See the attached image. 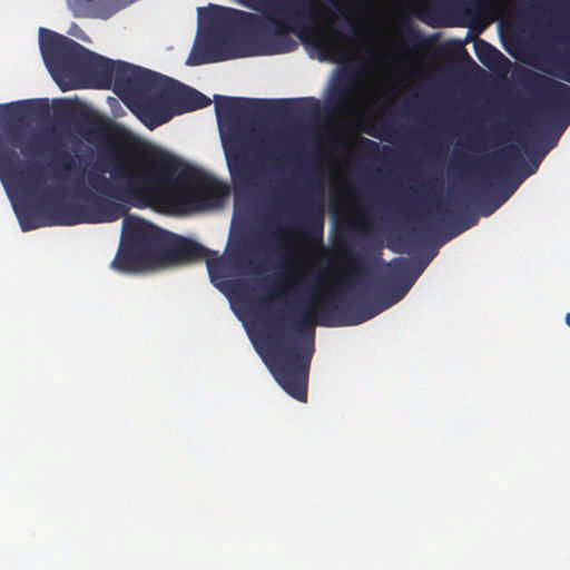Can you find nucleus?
<instances>
[{
    "label": "nucleus",
    "instance_id": "nucleus-1",
    "mask_svg": "<svg viewBox=\"0 0 570 570\" xmlns=\"http://www.w3.org/2000/svg\"><path fill=\"white\" fill-rule=\"evenodd\" d=\"M377 247V256L381 255ZM436 252L426 259L395 257L389 263L377 257L384 272L376 282L384 289L374 301L361 304L345 302L332 291L320 292L323 273L311 265L299 274L294 288L304 296L286 315L288 335L268 337L264 361L285 392H307L309 363L314 353L315 323L323 326H351L364 323L400 302L426 268Z\"/></svg>",
    "mask_w": 570,
    "mask_h": 570
},
{
    "label": "nucleus",
    "instance_id": "nucleus-2",
    "mask_svg": "<svg viewBox=\"0 0 570 570\" xmlns=\"http://www.w3.org/2000/svg\"><path fill=\"white\" fill-rule=\"evenodd\" d=\"M238 3L266 14L277 32L269 33L258 16L209 4L198 8L200 40L187 59V65L199 66L236 58L289 52L296 47L286 30L305 29L313 23V7L322 9L331 22L341 20L340 32L347 41L363 38L355 17L356 0H236Z\"/></svg>",
    "mask_w": 570,
    "mask_h": 570
},
{
    "label": "nucleus",
    "instance_id": "nucleus-3",
    "mask_svg": "<svg viewBox=\"0 0 570 570\" xmlns=\"http://www.w3.org/2000/svg\"><path fill=\"white\" fill-rule=\"evenodd\" d=\"M159 171L148 174L128 161L122 149L110 146L107 164L98 161L87 173L88 186L100 198L118 202H144L178 212L214 207L224 196V187L213 176L195 169H183L177 176V160L168 155L155 159ZM86 206H90L94 198ZM120 205V203H119ZM121 206H124L121 204Z\"/></svg>",
    "mask_w": 570,
    "mask_h": 570
},
{
    "label": "nucleus",
    "instance_id": "nucleus-4",
    "mask_svg": "<svg viewBox=\"0 0 570 570\" xmlns=\"http://www.w3.org/2000/svg\"><path fill=\"white\" fill-rule=\"evenodd\" d=\"M222 145L234 187L247 191L258 186L265 170L254 160V145L246 122L268 118L306 117L318 111L313 98L257 99L244 97H214Z\"/></svg>",
    "mask_w": 570,
    "mask_h": 570
},
{
    "label": "nucleus",
    "instance_id": "nucleus-5",
    "mask_svg": "<svg viewBox=\"0 0 570 570\" xmlns=\"http://www.w3.org/2000/svg\"><path fill=\"white\" fill-rule=\"evenodd\" d=\"M27 107L36 111L48 110L47 100H28L0 105V176L10 175L21 194L27 198L38 197L51 203L61 195L59 187L39 189L37 183L42 177V168L36 164L21 166L16 148L20 147L23 156L38 155L42 149V139L36 134L26 135L24 114Z\"/></svg>",
    "mask_w": 570,
    "mask_h": 570
},
{
    "label": "nucleus",
    "instance_id": "nucleus-6",
    "mask_svg": "<svg viewBox=\"0 0 570 570\" xmlns=\"http://www.w3.org/2000/svg\"><path fill=\"white\" fill-rule=\"evenodd\" d=\"M212 100L200 91L150 70L137 118L149 129L168 122L175 115L208 107Z\"/></svg>",
    "mask_w": 570,
    "mask_h": 570
},
{
    "label": "nucleus",
    "instance_id": "nucleus-7",
    "mask_svg": "<svg viewBox=\"0 0 570 570\" xmlns=\"http://www.w3.org/2000/svg\"><path fill=\"white\" fill-rule=\"evenodd\" d=\"M149 69L121 60H111L88 50L79 78L86 79L94 88L110 89L136 115L140 108L141 96Z\"/></svg>",
    "mask_w": 570,
    "mask_h": 570
},
{
    "label": "nucleus",
    "instance_id": "nucleus-8",
    "mask_svg": "<svg viewBox=\"0 0 570 570\" xmlns=\"http://www.w3.org/2000/svg\"><path fill=\"white\" fill-rule=\"evenodd\" d=\"M14 213L23 232L42 226H73L78 224H99L116 222L125 214V206L109 199L96 197L90 206L80 204L52 206L51 215L43 220L31 205H13Z\"/></svg>",
    "mask_w": 570,
    "mask_h": 570
},
{
    "label": "nucleus",
    "instance_id": "nucleus-9",
    "mask_svg": "<svg viewBox=\"0 0 570 570\" xmlns=\"http://www.w3.org/2000/svg\"><path fill=\"white\" fill-rule=\"evenodd\" d=\"M40 51L52 78L62 85L79 79V71L89 49L58 32L40 28Z\"/></svg>",
    "mask_w": 570,
    "mask_h": 570
},
{
    "label": "nucleus",
    "instance_id": "nucleus-10",
    "mask_svg": "<svg viewBox=\"0 0 570 570\" xmlns=\"http://www.w3.org/2000/svg\"><path fill=\"white\" fill-rule=\"evenodd\" d=\"M523 85L529 92L543 99L546 112L557 116L561 125L547 148L549 150L570 124V86L531 70H525Z\"/></svg>",
    "mask_w": 570,
    "mask_h": 570
},
{
    "label": "nucleus",
    "instance_id": "nucleus-11",
    "mask_svg": "<svg viewBox=\"0 0 570 570\" xmlns=\"http://www.w3.org/2000/svg\"><path fill=\"white\" fill-rule=\"evenodd\" d=\"M126 214L127 208L125 207L121 236L136 248L149 264H159L168 232L144 219L126 216Z\"/></svg>",
    "mask_w": 570,
    "mask_h": 570
},
{
    "label": "nucleus",
    "instance_id": "nucleus-12",
    "mask_svg": "<svg viewBox=\"0 0 570 570\" xmlns=\"http://www.w3.org/2000/svg\"><path fill=\"white\" fill-rule=\"evenodd\" d=\"M546 153L547 150L539 156L531 155L530 166L518 167L517 165L521 159L520 150L515 145H509L503 148L500 154L491 156L492 163L490 176L497 179L507 178L511 185L515 181H520L521 184L527 177L537 171Z\"/></svg>",
    "mask_w": 570,
    "mask_h": 570
},
{
    "label": "nucleus",
    "instance_id": "nucleus-13",
    "mask_svg": "<svg viewBox=\"0 0 570 570\" xmlns=\"http://www.w3.org/2000/svg\"><path fill=\"white\" fill-rule=\"evenodd\" d=\"M282 185L281 180H274L263 198L264 206L267 209L266 223L269 227L268 252L279 256H284L287 249L286 230L279 224L281 214L286 209Z\"/></svg>",
    "mask_w": 570,
    "mask_h": 570
},
{
    "label": "nucleus",
    "instance_id": "nucleus-14",
    "mask_svg": "<svg viewBox=\"0 0 570 570\" xmlns=\"http://www.w3.org/2000/svg\"><path fill=\"white\" fill-rule=\"evenodd\" d=\"M208 254H212V250L202 244L168 232L159 264L176 265L198 262Z\"/></svg>",
    "mask_w": 570,
    "mask_h": 570
},
{
    "label": "nucleus",
    "instance_id": "nucleus-15",
    "mask_svg": "<svg viewBox=\"0 0 570 570\" xmlns=\"http://www.w3.org/2000/svg\"><path fill=\"white\" fill-rule=\"evenodd\" d=\"M490 174L491 167L481 181V188L485 193L491 191V195L487 198L480 199L478 204L479 213L484 217L490 216L501 205H503L520 185V181H515L511 185L507 178H492Z\"/></svg>",
    "mask_w": 570,
    "mask_h": 570
},
{
    "label": "nucleus",
    "instance_id": "nucleus-16",
    "mask_svg": "<svg viewBox=\"0 0 570 570\" xmlns=\"http://www.w3.org/2000/svg\"><path fill=\"white\" fill-rule=\"evenodd\" d=\"M357 88V73L354 69L341 71L331 85L325 104L330 110L341 111L351 106Z\"/></svg>",
    "mask_w": 570,
    "mask_h": 570
},
{
    "label": "nucleus",
    "instance_id": "nucleus-17",
    "mask_svg": "<svg viewBox=\"0 0 570 570\" xmlns=\"http://www.w3.org/2000/svg\"><path fill=\"white\" fill-rule=\"evenodd\" d=\"M438 225H446L443 232V242H448L461 233L476 225L479 216L475 212L464 207L455 217L454 213L448 208L439 205L435 213H431Z\"/></svg>",
    "mask_w": 570,
    "mask_h": 570
},
{
    "label": "nucleus",
    "instance_id": "nucleus-18",
    "mask_svg": "<svg viewBox=\"0 0 570 570\" xmlns=\"http://www.w3.org/2000/svg\"><path fill=\"white\" fill-rule=\"evenodd\" d=\"M134 0H68L75 17H99L107 19Z\"/></svg>",
    "mask_w": 570,
    "mask_h": 570
},
{
    "label": "nucleus",
    "instance_id": "nucleus-19",
    "mask_svg": "<svg viewBox=\"0 0 570 570\" xmlns=\"http://www.w3.org/2000/svg\"><path fill=\"white\" fill-rule=\"evenodd\" d=\"M146 264L149 263L145 257L121 236L119 248L110 263V267L119 273H134Z\"/></svg>",
    "mask_w": 570,
    "mask_h": 570
},
{
    "label": "nucleus",
    "instance_id": "nucleus-20",
    "mask_svg": "<svg viewBox=\"0 0 570 570\" xmlns=\"http://www.w3.org/2000/svg\"><path fill=\"white\" fill-rule=\"evenodd\" d=\"M302 232L312 243L322 244L324 234V218L322 202L309 203L304 212Z\"/></svg>",
    "mask_w": 570,
    "mask_h": 570
},
{
    "label": "nucleus",
    "instance_id": "nucleus-21",
    "mask_svg": "<svg viewBox=\"0 0 570 570\" xmlns=\"http://www.w3.org/2000/svg\"><path fill=\"white\" fill-rule=\"evenodd\" d=\"M474 49L478 59L488 68H497L503 62H509L508 58L500 50L483 39H478L474 42Z\"/></svg>",
    "mask_w": 570,
    "mask_h": 570
},
{
    "label": "nucleus",
    "instance_id": "nucleus-22",
    "mask_svg": "<svg viewBox=\"0 0 570 570\" xmlns=\"http://www.w3.org/2000/svg\"><path fill=\"white\" fill-rule=\"evenodd\" d=\"M203 261L206 262L210 281L217 286V282L223 281L227 275L224 259L216 252H212Z\"/></svg>",
    "mask_w": 570,
    "mask_h": 570
},
{
    "label": "nucleus",
    "instance_id": "nucleus-23",
    "mask_svg": "<svg viewBox=\"0 0 570 570\" xmlns=\"http://www.w3.org/2000/svg\"><path fill=\"white\" fill-rule=\"evenodd\" d=\"M432 228L426 225L413 227L410 232L400 236V242L406 246H417L423 244Z\"/></svg>",
    "mask_w": 570,
    "mask_h": 570
},
{
    "label": "nucleus",
    "instance_id": "nucleus-24",
    "mask_svg": "<svg viewBox=\"0 0 570 570\" xmlns=\"http://www.w3.org/2000/svg\"><path fill=\"white\" fill-rule=\"evenodd\" d=\"M345 257H346L348 266L354 275H356V276L367 275V265H366L364 256H362L360 254H355L351 250H346Z\"/></svg>",
    "mask_w": 570,
    "mask_h": 570
},
{
    "label": "nucleus",
    "instance_id": "nucleus-25",
    "mask_svg": "<svg viewBox=\"0 0 570 570\" xmlns=\"http://www.w3.org/2000/svg\"><path fill=\"white\" fill-rule=\"evenodd\" d=\"M276 296L277 295L275 293H271L268 296L261 298L257 303V309L261 313L262 318H264L266 321V324L271 328H278V324L275 322L276 317H271L268 315H265V312L267 308V303Z\"/></svg>",
    "mask_w": 570,
    "mask_h": 570
},
{
    "label": "nucleus",
    "instance_id": "nucleus-26",
    "mask_svg": "<svg viewBox=\"0 0 570 570\" xmlns=\"http://www.w3.org/2000/svg\"><path fill=\"white\" fill-rule=\"evenodd\" d=\"M315 46L327 53L331 55H341L342 49L340 45L333 38H318L315 42Z\"/></svg>",
    "mask_w": 570,
    "mask_h": 570
},
{
    "label": "nucleus",
    "instance_id": "nucleus-27",
    "mask_svg": "<svg viewBox=\"0 0 570 570\" xmlns=\"http://www.w3.org/2000/svg\"><path fill=\"white\" fill-rule=\"evenodd\" d=\"M305 171L308 176L315 175L317 177V185L320 186L318 176L321 174V163L317 155H308L305 161Z\"/></svg>",
    "mask_w": 570,
    "mask_h": 570
},
{
    "label": "nucleus",
    "instance_id": "nucleus-28",
    "mask_svg": "<svg viewBox=\"0 0 570 570\" xmlns=\"http://www.w3.org/2000/svg\"><path fill=\"white\" fill-rule=\"evenodd\" d=\"M361 146L367 154H376L380 149V144L368 138H362Z\"/></svg>",
    "mask_w": 570,
    "mask_h": 570
},
{
    "label": "nucleus",
    "instance_id": "nucleus-29",
    "mask_svg": "<svg viewBox=\"0 0 570 570\" xmlns=\"http://www.w3.org/2000/svg\"><path fill=\"white\" fill-rule=\"evenodd\" d=\"M69 35L82 40L85 42H90L89 37L85 33V31L77 24H72L68 31Z\"/></svg>",
    "mask_w": 570,
    "mask_h": 570
},
{
    "label": "nucleus",
    "instance_id": "nucleus-30",
    "mask_svg": "<svg viewBox=\"0 0 570 570\" xmlns=\"http://www.w3.org/2000/svg\"><path fill=\"white\" fill-rule=\"evenodd\" d=\"M482 139L478 135L470 136L468 141L464 144V146L469 150H479L480 149V142Z\"/></svg>",
    "mask_w": 570,
    "mask_h": 570
},
{
    "label": "nucleus",
    "instance_id": "nucleus-31",
    "mask_svg": "<svg viewBox=\"0 0 570 570\" xmlns=\"http://www.w3.org/2000/svg\"><path fill=\"white\" fill-rule=\"evenodd\" d=\"M558 76H559L560 79H562V80H564V81L570 83V62L566 63L561 68V70H560Z\"/></svg>",
    "mask_w": 570,
    "mask_h": 570
},
{
    "label": "nucleus",
    "instance_id": "nucleus-32",
    "mask_svg": "<svg viewBox=\"0 0 570 570\" xmlns=\"http://www.w3.org/2000/svg\"><path fill=\"white\" fill-rule=\"evenodd\" d=\"M409 40L413 43H419L421 42L423 39H422V36L420 35L419 31L414 30V29H410L409 31Z\"/></svg>",
    "mask_w": 570,
    "mask_h": 570
},
{
    "label": "nucleus",
    "instance_id": "nucleus-33",
    "mask_svg": "<svg viewBox=\"0 0 570 570\" xmlns=\"http://www.w3.org/2000/svg\"><path fill=\"white\" fill-rule=\"evenodd\" d=\"M60 156H61V158L67 159V161H65L62 164V168L65 170H69L71 168V165L73 164L72 158L70 156H68L67 154H61Z\"/></svg>",
    "mask_w": 570,
    "mask_h": 570
},
{
    "label": "nucleus",
    "instance_id": "nucleus-34",
    "mask_svg": "<svg viewBox=\"0 0 570 570\" xmlns=\"http://www.w3.org/2000/svg\"><path fill=\"white\" fill-rule=\"evenodd\" d=\"M289 395L293 396L295 400L302 402V403H306L307 402L308 394H289Z\"/></svg>",
    "mask_w": 570,
    "mask_h": 570
},
{
    "label": "nucleus",
    "instance_id": "nucleus-35",
    "mask_svg": "<svg viewBox=\"0 0 570 570\" xmlns=\"http://www.w3.org/2000/svg\"><path fill=\"white\" fill-rule=\"evenodd\" d=\"M391 249L395 253H401V252H404L405 249L403 248H399L397 246H391Z\"/></svg>",
    "mask_w": 570,
    "mask_h": 570
},
{
    "label": "nucleus",
    "instance_id": "nucleus-36",
    "mask_svg": "<svg viewBox=\"0 0 570 570\" xmlns=\"http://www.w3.org/2000/svg\"><path fill=\"white\" fill-rule=\"evenodd\" d=\"M564 321H566V324L570 327V313L566 314Z\"/></svg>",
    "mask_w": 570,
    "mask_h": 570
},
{
    "label": "nucleus",
    "instance_id": "nucleus-37",
    "mask_svg": "<svg viewBox=\"0 0 570 570\" xmlns=\"http://www.w3.org/2000/svg\"><path fill=\"white\" fill-rule=\"evenodd\" d=\"M367 134L373 136V137H376V138L381 137L377 132H374V131H367Z\"/></svg>",
    "mask_w": 570,
    "mask_h": 570
},
{
    "label": "nucleus",
    "instance_id": "nucleus-38",
    "mask_svg": "<svg viewBox=\"0 0 570 570\" xmlns=\"http://www.w3.org/2000/svg\"><path fill=\"white\" fill-rule=\"evenodd\" d=\"M454 155H455V158L459 159V157H458V149H454Z\"/></svg>",
    "mask_w": 570,
    "mask_h": 570
}]
</instances>
